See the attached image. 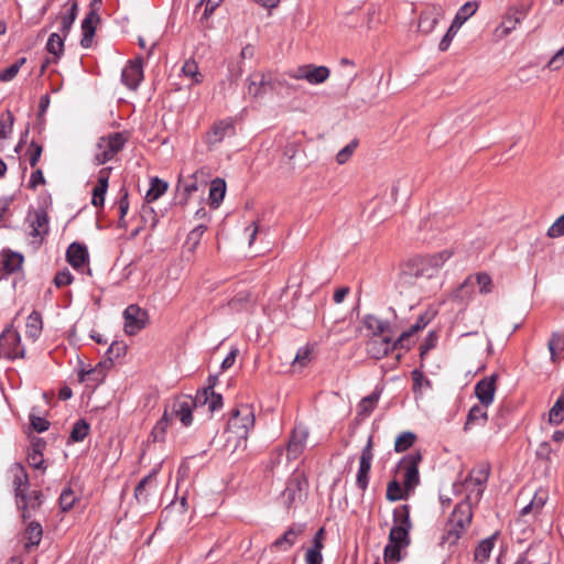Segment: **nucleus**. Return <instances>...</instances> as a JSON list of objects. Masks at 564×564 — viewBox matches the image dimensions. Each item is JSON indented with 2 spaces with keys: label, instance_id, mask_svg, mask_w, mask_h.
Masks as SVG:
<instances>
[{
  "label": "nucleus",
  "instance_id": "2eb2a0df",
  "mask_svg": "<svg viewBox=\"0 0 564 564\" xmlns=\"http://www.w3.org/2000/svg\"><path fill=\"white\" fill-rule=\"evenodd\" d=\"M444 15V9L440 4H429L420 14L419 30L424 34L431 33Z\"/></svg>",
  "mask_w": 564,
  "mask_h": 564
},
{
  "label": "nucleus",
  "instance_id": "8fccbe9b",
  "mask_svg": "<svg viewBox=\"0 0 564 564\" xmlns=\"http://www.w3.org/2000/svg\"><path fill=\"white\" fill-rule=\"evenodd\" d=\"M26 62V58L25 57H21L19 59H17L13 64H11L10 66L3 68L2 70H0V82H10L12 80L17 74L19 73L20 68L22 67V65H24Z\"/></svg>",
  "mask_w": 564,
  "mask_h": 564
},
{
  "label": "nucleus",
  "instance_id": "13d9d810",
  "mask_svg": "<svg viewBox=\"0 0 564 564\" xmlns=\"http://www.w3.org/2000/svg\"><path fill=\"white\" fill-rule=\"evenodd\" d=\"M312 360V348L310 346H304L300 348L293 359V366H299L303 368L310 364Z\"/></svg>",
  "mask_w": 564,
  "mask_h": 564
},
{
  "label": "nucleus",
  "instance_id": "4be33fe9",
  "mask_svg": "<svg viewBox=\"0 0 564 564\" xmlns=\"http://www.w3.org/2000/svg\"><path fill=\"white\" fill-rule=\"evenodd\" d=\"M1 257V270L4 274H13L22 270L24 257L22 253L12 251L10 249H3L0 253Z\"/></svg>",
  "mask_w": 564,
  "mask_h": 564
},
{
  "label": "nucleus",
  "instance_id": "09e8293b",
  "mask_svg": "<svg viewBox=\"0 0 564 564\" xmlns=\"http://www.w3.org/2000/svg\"><path fill=\"white\" fill-rule=\"evenodd\" d=\"M379 400V393L373 392L364 399L358 404V414L362 416H368L375 409L376 404Z\"/></svg>",
  "mask_w": 564,
  "mask_h": 564
},
{
  "label": "nucleus",
  "instance_id": "1a4fd4ad",
  "mask_svg": "<svg viewBox=\"0 0 564 564\" xmlns=\"http://www.w3.org/2000/svg\"><path fill=\"white\" fill-rule=\"evenodd\" d=\"M124 332L134 335L143 329L148 323V312L135 304L129 305L123 311Z\"/></svg>",
  "mask_w": 564,
  "mask_h": 564
},
{
  "label": "nucleus",
  "instance_id": "a19ab883",
  "mask_svg": "<svg viewBox=\"0 0 564 564\" xmlns=\"http://www.w3.org/2000/svg\"><path fill=\"white\" fill-rule=\"evenodd\" d=\"M167 183L159 177L151 178L150 188L145 194V200L152 203L160 198L167 191Z\"/></svg>",
  "mask_w": 564,
  "mask_h": 564
},
{
  "label": "nucleus",
  "instance_id": "49530a36",
  "mask_svg": "<svg viewBox=\"0 0 564 564\" xmlns=\"http://www.w3.org/2000/svg\"><path fill=\"white\" fill-rule=\"evenodd\" d=\"M207 227L205 225H198L187 235V239L185 246L187 247L189 252H194L197 246L200 242L202 236L206 231Z\"/></svg>",
  "mask_w": 564,
  "mask_h": 564
},
{
  "label": "nucleus",
  "instance_id": "7c9ffc66",
  "mask_svg": "<svg viewBox=\"0 0 564 564\" xmlns=\"http://www.w3.org/2000/svg\"><path fill=\"white\" fill-rule=\"evenodd\" d=\"M486 406L480 405H474L468 414L467 419L464 425V431H469L473 425H484L487 422V411L485 410Z\"/></svg>",
  "mask_w": 564,
  "mask_h": 564
},
{
  "label": "nucleus",
  "instance_id": "473e14b6",
  "mask_svg": "<svg viewBox=\"0 0 564 564\" xmlns=\"http://www.w3.org/2000/svg\"><path fill=\"white\" fill-rule=\"evenodd\" d=\"M31 232L33 237L42 236L48 231V216L45 210H35L31 220Z\"/></svg>",
  "mask_w": 564,
  "mask_h": 564
},
{
  "label": "nucleus",
  "instance_id": "9d476101",
  "mask_svg": "<svg viewBox=\"0 0 564 564\" xmlns=\"http://www.w3.org/2000/svg\"><path fill=\"white\" fill-rule=\"evenodd\" d=\"M372 446H373L372 437L370 436L368 438L366 446L364 447V449L361 452L360 459H359V468H358L357 477H356V485L362 491H366V489L368 488V484H369V473H370L371 464H372V459H373Z\"/></svg>",
  "mask_w": 564,
  "mask_h": 564
},
{
  "label": "nucleus",
  "instance_id": "e2e57ef3",
  "mask_svg": "<svg viewBox=\"0 0 564 564\" xmlns=\"http://www.w3.org/2000/svg\"><path fill=\"white\" fill-rule=\"evenodd\" d=\"M358 145L357 140L350 141L346 147H344L336 155V161L338 164L346 163L355 152Z\"/></svg>",
  "mask_w": 564,
  "mask_h": 564
},
{
  "label": "nucleus",
  "instance_id": "aec40b11",
  "mask_svg": "<svg viewBox=\"0 0 564 564\" xmlns=\"http://www.w3.org/2000/svg\"><path fill=\"white\" fill-rule=\"evenodd\" d=\"M497 375H491L477 382L475 393L482 406H488L492 403L496 392Z\"/></svg>",
  "mask_w": 564,
  "mask_h": 564
},
{
  "label": "nucleus",
  "instance_id": "864d4df0",
  "mask_svg": "<svg viewBox=\"0 0 564 564\" xmlns=\"http://www.w3.org/2000/svg\"><path fill=\"white\" fill-rule=\"evenodd\" d=\"M76 17H77V3L74 2L72 4L68 13L62 18L61 33L63 34L64 37H66L67 34L69 33V31L76 20Z\"/></svg>",
  "mask_w": 564,
  "mask_h": 564
},
{
  "label": "nucleus",
  "instance_id": "37998d69",
  "mask_svg": "<svg viewBox=\"0 0 564 564\" xmlns=\"http://www.w3.org/2000/svg\"><path fill=\"white\" fill-rule=\"evenodd\" d=\"M410 531L405 528L392 527L389 533V542L406 547L411 541Z\"/></svg>",
  "mask_w": 564,
  "mask_h": 564
},
{
  "label": "nucleus",
  "instance_id": "5fc2aeb1",
  "mask_svg": "<svg viewBox=\"0 0 564 564\" xmlns=\"http://www.w3.org/2000/svg\"><path fill=\"white\" fill-rule=\"evenodd\" d=\"M403 546L388 542L383 550V560L387 563L399 562L401 560V549Z\"/></svg>",
  "mask_w": 564,
  "mask_h": 564
},
{
  "label": "nucleus",
  "instance_id": "69168bd1",
  "mask_svg": "<svg viewBox=\"0 0 564 564\" xmlns=\"http://www.w3.org/2000/svg\"><path fill=\"white\" fill-rule=\"evenodd\" d=\"M74 492L70 488H66L62 491L59 496V506L63 511H68L73 508L75 503Z\"/></svg>",
  "mask_w": 564,
  "mask_h": 564
},
{
  "label": "nucleus",
  "instance_id": "4c0bfd02",
  "mask_svg": "<svg viewBox=\"0 0 564 564\" xmlns=\"http://www.w3.org/2000/svg\"><path fill=\"white\" fill-rule=\"evenodd\" d=\"M392 518H393L392 527L405 528L406 530L412 529L409 505H401V506L397 507L393 510Z\"/></svg>",
  "mask_w": 564,
  "mask_h": 564
},
{
  "label": "nucleus",
  "instance_id": "bf43d9fd",
  "mask_svg": "<svg viewBox=\"0 0 564 564\" xmlns=\"http://www.w3.org/2000/svg\"><path fill=\"white\" fill-rule=\"evenodd\" d=\"M564 405L562 404V401L556 400L554 405L549 411V422L552 425H558L564 420Z\"/></svg>",
  "mask_w": 564,
  "mask_h": 564
},
{
  "label": "nucleus",
  "instance_id": "39448f33",
  "mask_svg": "<svg viewBox=\"0 0 564 564\" xmlns=\"http://www.w3.org/2000/svg\"><path fill=\"white\" fill-rule=\"evenodd\" d=\"M197 405L202 404L196 401V397L193 399L189 395H182L175 398L166 409L170 411L171 420L178 419L187 427L193 422V409Z\"/></svg>",
  "mask_w": 564,
  "mask_h": 564
},
{
  "label": "nucleus",
  "instance_id": "c756f323",
  "mask_svg": "<svg viewBox=\"0 0 564 564\" xmlns=\"http://www.w3.org/2000/svg\"><path fill=\"white\" fill-rule=\"evenodd\" d=\"M42 525L36 521L30 522L24 531V539L26 540L24 547L29 551L31 547L37 546L42 540Z\"/></svg>",
  "mask_w": 564,
  "mask_h": 564
},
{
  "label": "nucleus",
  "instance_id": "c9c22d12",
  "mask_svg": "<svg viewBox=\"0 0 564 564\" xmlns=\"http://www.w3.org/2000/svg\"><path fill=\"white\" fill-rule=\"evenodd\" d=\"M364 325L367 329L372 332V336H384V334L390 333L391 329L389 322L381 321L373 315H367Z\"/></svg>",
  "mask_w": 564,
  "mask_h": 564
},
{
  "label": "nucleus",
  "instance_id": "3c124183",
  "mask_svg": "<svg viewBox=\"0 0 564 564\" xmlns=\"http://www.w3.org/2000/svg\"><path fill=\"white\" fill-rule=\"evenodd\" d=\"M105 377H106V372L104 371V369L101 367H97V366L87 371L82 370L79 373V379L82 381H93L96 384L102 382Z\"/></svg>",
  "mask_w": 564,
  "mask_h": 564
},
{
  "label": "nucleus",
  "instance_id": "ea45409f",
  "mask_svg": "<svg viewBox=\"0 0 564 564\" xmlns=\"http://www.w3.org/2000/svg\"><path fill=\"white\" fill-rule=\"evenodd\" d=\"M64 36L63 34L52 33L46 43V50L50 54L54 56L53 63H56L57 59L63 55L64 52Z\"/></svg>",
  "mask_w": 564,
  "mask_h": 564
},
{
  "label": "nucleus",
  "instance_id": "f257e3e1",
  "mask_svg": "<svg viewBox=\"0 0 564 564\" xmlns=\"http://www.w3.org/2000/svg\"><path fill=\"white\" fill-rule=\"evenodd\" d=\"M452 252L444 250L432 256L416 257L401 265L399 284L402 288H423L425 282L435 278Z\"/></svg>",
  "mask_w": 564,
  "mask_h": 564
},
{
  "label": "nucleus",
  "instance_id": "423d86ee",
  "mask_svg": "<svg viewBox=\"0 0 564 564\" xmlns=\"http://www.w3.org/2000/svg\"><path fill=\"white\" fill-rule=\"evenodd\" d=\"M422 460L420 452H413L404 456L400 463L399 468L404 471L403 485L408 491L413 492L420 485L419 465Z\"/></svg>",
  "mask_w": 564,
  "mask_h": 564
},
{
  "label": "nucleus",
  "instance_id": "f3484780",
  "mask_svg": "<svg viewBox=\"0 0 564 564\" xmlns=\"http://www.w3.org/2000/svg\"><path fill=\"white\" fill-rule=\"evenodd\" d=\"M143 79L142 58L138 57L122 69L121 80L129 89H137Z\"/></svg>",
  "mask_w": 564,
  "mask_h": 564
},
{
  "label": "nucleus",
  "instance_id": "393cba45",
  "mask_svg": "<svg viewBox=\"0 0 564 564\" xmlns=\"http://www.w3.org/2000/svg\"><path fill=\"white\" fill-rule=\"evenodd\" d=\"M155 488V477L153 474L143 477L134 489V498L138 503L148 505Z\"/></svg>",
  "mask_w": 564,
  "mask_h": 564
},
{
  "label": "nucleus",
  "instance_id": "72a5a7b5",
  "mask_svg": "<svg viewBox=\"0 0 564 564\" xmlns=\"http://www.w3.org/2000/svg\"><path fill=\"white\" fill-rule=\"evenodd\" d=\"M404 485H401L397 479L388 482L386 498L389 501L406 500L411 495Z\"/></svg>",
  "mask_w": 564,
  "mask_h": 564
},
{
  "label": "nucleus",
  "instance_id": "de8ad7c7",
  "mask_svg": "<svg viewBox=\"0 0 564 564\" xmlns=\"http://www.w3.org/2000/svg\"><path fill=\"white\" fill-rule=\"evenodd\" d=\"M416 441V435L412 432H403L395 438L394 451L402 453L409 449Z\"/></svg>",
  "mask_w": 564,
  "mask_h": 564
},
{
  "label": "nucleus",
  "instance_id": "cd10ccee",
  "mask_svg": "<svg viewBox=\"0 0 564 564\" xmlns=\"http://www.w3.org/2000/svg\"><path fill=\"white\" fill-rule=\"evenodd\" d=\"M226 194V182L224 178L216 177L210 183L209 188V205L213 208H218Z\"/></svg>",
  "mask_w": 564,
  "mask_h": 564
},
{
  "label": "nucleus",
  "instance_id": "0e129e2a",
  "mask_svg": "<svg viewBox=\"0 0 564 564\" xmlns=\"http://www.w3.org/2000/svg\"><path fill=\"white\" fill-rule=\"evenodd\" d=\"M476 283L479 288V292L488 294L492 291V280L489 274L480 272L476 274Z\"/></svg>",
  "mask_w": 564,
  "mask_h": 564
},
{
  "label": "nucleus",
  "instance_id": "6e6d98bb",
  "mask_svg": "<svg viewBox=\"0 0 564 564\" xmlns=\"http://www.w3.org/2000/svg\"><path fill=\"white\" fill-rule=\"evenodd\" d=\"M182 72L185 76L192 78L194 84H198L203 80V75L198 72V66L195 61H186L182 67Z\"/></svg>",
  "mask_w": 564,
  "mask_h": 564
},
{
  "label": "nucleus",
  "instance_id": "412c9836",
  "mask_svg": "<svg viewBox=\"0 0 564 564\" xmlns=\"http://www.w3.org/2000/svg\"><path fill=\"white\" fill-rule=\"evenodd\" d=\"M471 506L469 502L462 501L457 503L449 516L447 522L465 530L469 527L473 518Z\"/></svg>",
  "mask_w": 564,
  "mask_h": 564
},
{
  "label": "nucleus",
  "instance_id": "9b49d317",
  "mask_svg": "<svg viewBox=\"0 0 564 564\" xmlns=\"http://www.w3.org/2000/svg\"><path fill=\"white\" fill-rule=\"evenodd\" d=\"M308 434V429L305 425H295L286 445V457L289 460L299 458L304 452Z\"/></svg>",
  "mask_w": 564,
  "mask_h": 564
},
{
  "label": "nucleus",
  "instance_id": "b1692460",
  "mask_svg": "<svg viewBox=\"0 0 564 564\" xmlns=\"http://www.w3.org/2000/svg\"><path fill=\"white\" fill-rule=\"evenodd\" d=\"M304 485L305 480L301 476H292L288 480L286 487L282 492V497L288 509L293 506L297 497H301Z\"/></svg>",
  "mask_w": 564,
  "mask_h": 564
},
{
  "label": "nucleus",
  "instance_id": "4d7b16f0",
  "mask_svg": "<svg viewBox=\"0 0 564 564\" xmlns=\"http://www.w3.org/2000/svg\"><path fill=\"white\" fill-rule=\"evenodd\" d=\"M217 376L208 377V386L197 391L196 401L202 405L206 404L209 399V393H213L215 386L217 384Z\"/></svg>",
  "mask_w": 564,
  "mask_h": 564
},
{
  "label": "nucleus",
  "instance_id": "774afa93",
  "mask_svg": "<svg viewBox=\"0 0 564 564\" xmlns=\"http://www.w3.org/2000/svg\"><path fill=\"white\" fill-rule=\"evenodd\" d=\"M547 236L550 238L564 236V214L551 225L547 229Z\"/></svg>",
  "mask_w": 564,
  "mask_h": 564
},
{
  "label": "nucleus",
  "instance_id": "f704fd0d",
  "mask_svg": "<svg viewBox=\"0 0 564 564\" xmlns=\"http://www.w3.org/2000/svg\"><path fill=\"white\" fill-rule=\"evenodd\" d=\"M478 8L479 3L477 1H467L458 9L452 23L455 24V28H462V25L477 12Z\"/></svg>",
  "mask_w": 564,
  "mask_h": 564
},
{
  "label": "nucleus",
  "instance_id": "58836bf2",
  "mask_svg": "<svg viewBox=\"0 0 564 564\" xmlns=\"http://www.w3.org/2000/svg\"><path fill=\"white\" fill-rule=\"evenodd\" d=\"M464 532H465V530L447 522L445 525L444 532L441 536L440 544L442 546H444L446 544L448 546H453L458 542V540L460 539V536L463 535Z\"/></svg>",
  "mask_w": 564,
  "mask_h": 564
},
{
  "label": "nucleus",
  "instance_id": "052dcab7",
  "mask_svg": "<svg viewBox=\"0 0 564 564\" xmlns=\"http://www.w3.org/2000/svg\"><path fill=\"white\" fill-rule=\"evenodd\" d=\"M42 152H43V147L35 141H31V143L29 144L28 151H26V155L29 156V162H30L31 167L36 166V164L39 163V161L41 159Z\"/></svg>",
  "mask_w": 564,
  "mask_h": 564
},
{
  "label": "nucleus",
  "instance_id": "6e6552de",
  "mask_svg": "<svg viewBox=\"0 0 564 564\" xmlns=\"http://www.w3.org/2000/svg\"><path fill=\"white\" fill-rule=\"evenodd\" d=\"M274 90V83L271 74L253 72L247 78V91L252 98H260Z\"/></svg>",
  "mask_w": 564,
  "mask_h": 564
},
{
  "label": "nucleus",
  "instance_id": "ddd939ff",
  "mask_svg": "<svg viewBox=\"0 0 564 564\" xmlns=\"http://www.w3.org/2000/svg\"><path fill=\"white\" fill-rule=\"evenodd\" d=\"M235 134V124L231 118H226L214 122L209 131L206 133L205 142L208 148H213L220 143L226 137Z\"/></svg>",
  "mask_w": 564,
  "mask_h": 564
},
{
  "label": "nucleus",
  "instance_id": "f8f14e48",
  "mask_svg": "<svg viewBox=\"0 0 564 564\" xmlns=\"http://www.w3.org/2000/svg\"><path fill=\"white\" fill-rule=\"evenodd\" d=\"M330 70L326 66H316L307 64L299 67L295 72L290 73V77L294 79H305L310 84L318 85L327 80Z\"/></svg>",
  "mask_w": 564,
  "mask_h": 564
},
{
  "label": "nucleus",
  "instance_id": "680f3d73",
  "mask_svg": "<svg viewBox=\"0 0 564 564\" xmlns=\"http://www.w3.org/2000/svg\"><path fill=\"white\" fill-rule=\"evenodd\" d=\"M29 420L31 427L37 433H43L50 427V422L46 419L36 415L34 412L30 413Z\"/></svg>",
  "mask_w": 564,
  "mask_h": 564
},
{
  "label": "nucleus",
  "instance_id": "20e7f679",
  "mask_svg": "<svg viewBox=\"0 0 564 564\" xmlns=\"http://www.w3.org/2000/svg\"><path fill=\"white\" fill-rule=\"evenodd\" d=\"M126 141V138L120 132L100 138L97 144L99 152L95 155L96 165H102L113 159V156L122 150Z\"/></svg>",
  "mask_w": 564,
  "mask_h": 564
},
{
  "label": "nucleus",
  "instance_id": "c03bdc74",
  "mask_svg": "<svg viewBox=\"0 0 564 564\" xmlns=\"http://www.w3.org/2000/svg\"><path fill=\"white\" fill-rule=\"evenodd\" d=\"M89 433V424L86 420L80 419L75 422L70 431L69 440L72 442H82L86 438Z\"/></svg>",
  "mask_w": 564,
  "mask_h": 564
},
{
  "label": "nucleus",
  "instance_id": "bb28decb",
  "mask_svg": "<svg viewBox=\"0 0 564 564\" xmlns=\"http://www.w3.org/2000/svg\"><path fill=\"white\" fill-rule=\"evenodd\" d=\"M67 262L76 270L88 261V250L85 245L73 242L66 251Z\"/></svg>",
  "mask_w": 564,
  "mask_h": 564
},
{
  "label": "nucleus",
  "instance_id": "0eeeda50",
  "mask_svg": "<svg viewBox=\"0 0 564 564\" xmlns=\"http://www.w3.org/2000/svg\"><path fill=\"white\" fill-rule=\"evenodd\" d=\"M24 356L20 334L11 328L4 329L0 335V357L15 359Z\"/></svg>",
  "mask_w": 564,
  "mask_h": 564
},
{
  "label": "nucleus",
  "instance_id": "338daca9",
  "mask_svg": "<svg viewBox=\"0 0 564 564\" xmlns=\"http://www.w3.org/2000/svg\"><path fill=\"white\" fill-rule=\"evenodd\" d=\"M459 29L460 28H458V26L455 28V24H453V23L451 24L447 32L445 33V35L443 36V39L441 40V42L438 44V48L441 52H445L448 50L454 36L457 34Z\"/></svg>",
  "mask_w": 564,
  "mask_h": 564
},
{
  "label": "nucleus",
  "instance_id": "4468645a",
  "mask_svg": "<svg viewBox=\"0 0 564 564\" xmlns=\"http://www.w3.org/2000/svg\"><path fill=\"white\" fill-rule=\"evenodd\" d=\"M394 349H402L391 336H371L367 341L368 354L376 359L387 356Z\"/></svg>",
  "mask_w": 564,
  "mask_h": 564
},
{
  "label": "nucleus",
  "instance_id": "dca6fc26",
  "mask_svg": "<svg viewBox=\"0 0 564 564\" xmlns=\"http://www.w3.org/2000/svg\"><path fill=\"white\" fill-rule=\"evenodd\" d=\"M42 491L33 490L31 492L25 491V494L15 499L17 507L22 512L21 517L23 521L29 520L32 517L31 512L42 506Z\"/></svg>",
  "mask_w": 564,
  "mask_h": 564
},
{
  "label": "nucleus",
  "instance_id": "603ef678",
  "mask_svg": "<svg viewBox=\"0 0 564 564\" xmlns=\"http://www.w3.org/2000/svg\"><path fill=\"white\" fill-rule=\"evenodd\" d=\"M100 20L98 13L95 10L88 12L82 22L83 34L95 35L96 23Z\"/></svg>",
  "mask_w": 564,
  "mask_h": 564
},
{
  "label": "nucleus",
  "instance_id": "f03ea898",
  "mask_svg": "<svg viewBox=\"0 0 564 564\" xmlns=\"http://www.w3.org/2000/svg\"><path fill=\"white\" fill-rule=\"evenodd\" d=\"M254 426L253 409L249 404H240L231 410L227 429L224 449L234 454L239 448H245L249 431Z\"/></svg>",
  "mask_w": 564,
  "mask_h": 564
},
{
  "label": "nucleus",
  "instance_id": "c85d7f7f",
  "mask_svg": "<svg viewBox=\"0 0 564 564\" xmlns=\"http://www.w3.org/2000/svg\"><path fill=\"white\" fill-rule=\"evenodd\" d=\"M429 324V319L425 317V315H420L416 322L405 332H403L397 339V344L400 345L401 348L409 349L410 344L409 339L412 335L415 333L422 330L426 327Z\"/></svg>",
  "mask_w": 564,
  "mask_h": 564
},
{
  "label": "nucleus",
  "instance_id": "79ce46f5",
  "mask_svg": "<svg viewBox=\"0 0 564 564\" xmlns=\"http://www.w3.org/2000/svg\"><path fill=\"white\" fill-rule=\"evenodd\" d=\"M171 421L170 411L169 409H165L161 420L155 424L151 432L154 442L164 441V435Z\"/></svg>",
  "mask_w": 564,
  "mask_h": 564
},
{
  "label": "nucleus",
  "instance_id": "7ed1b4c3",
  "mask_svg": "<svg viewBox=\"0 0 564 564\" xmlns=\"http://www.w3.org/2000/svg\"><path fill=\"white\" fill-rule=\"evenodd\" d=\"M530 4H517L508 8L502 17L501 23L494 30V36L497 41L507 37L518 24L528 15Z\"/></svg>",
  "mask_w": 564,
  "mask_h": 564
},
{
  "label": "nucleus",
  "instance_id": "a211bd4d",
  "mask_svg": "<svg viewBox=\"0 0 564 564\" xmlns=\"http://www.w3.org/2000/svg\"><path fill=\"white\" fill-rule=\"evenodd\" d=\"M304 531L305 524L293 523L280 538H278L271 544V547L285 552L296 543L297 538L301 536L304 533Z\"/></svg>",
  "mask_w": 564,
  "mask_h": 564
},
{
  "label": "nucleus",
  "instance_id": "e433bc0d",
  "mask_svg": "<svg viewBox=\"0 0 564 564\" xmlns=\"http://www.w3.org/2000/svg\"><path fill=\"white\" fill-rule=\"evenodd\" d=\"M496 534L481 540L475 549L474 558L476 562L484 563L489 560L491 551L495 546Z\"/></svg>",
  "mask_w": 564,
  "mask_h": 564
},
{
  "label": "nucleus",
  "instance_id": "6ab92c4d",
  "mask_svg": "<svg viewBox=\"0 0 564 564\" xmlns=\"http://www.w3.org/2000/svg\"><path fill=\"white\" fill-rule=\"evenodd\" d=\"M489 475L490 467L488 464L484 463L474 468L468 477H466V484L468 487H470V485L478 486L475 496L477 499H481Z\"/></svg>",
  "mask_w": 564,
  "mask_h": 564
},
{
  "label": "nucleus",
  "instance_id": "a18cd8bd",
  "mask_svg": "<svg viewBox=\"0 0 564 564\" xmlns=\"http://www.w3.org/2000/svg\"><path fill=\"white\" fill-rule=\"evenodd\" d=\"M42 329V316L39 312L33 311L26 321V334L36 338Z\"/></svg>",
  "mask_w": 564,
  "mask_h": 564
},
{
  "label": "nucleus",
  "instance_id": "2f4dec72",
  "mask_svg": "<svg viewBox=\"0 0 564 564\" xmlns=\"http://www.w3.org/2000/svg\"><path fill=\"white\" fill-rule=\"evenodd\" d=\"M547 498L549 496L545 490H536L530 503L522 508L521 516H527L529 513H540L542 508L545 506Z\"/></svg>",
  "mask_w": 564,
  "mask_h": 564
},
{
  "label": "nucleus",
  "instance_id": "5701e85b",
  "mask_svg": "<svg viewBox=\"0 0 564 564\" xmlns=\"http://www.w3.org/2000/svg\"><path fill=\"white\" fill-rule=\"evenodd\" d=\"M10 471L13 476L12 485L14 489V496L15 499H18L23 494H25L30 487L29 475L24 466L20 463L13 464Z\"/></svg>",
  "mask_w": 564,
  "mask_h": 564
},
{
  "label": "nucleus",
  "instance_id": "a878e982",
  "mask_svg": "<svg viewBox=\"0 0 564 564\" xmlns=\"http://www.w3.org/2000/svg\"><path fill=\"white\" fill-rule=\"evenodd\" d=\"M110 171V167H105L98 172L97 184L93 189L91 198V204L96 207L104 206Z\"/></svg>",
  "mask_w": 564,
  "mask_h": 564
}]
</instances>
